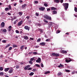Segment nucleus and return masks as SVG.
I'll return each mask as SVG.
<instances>
[{
	"instance_id": "4be33fe9",
	"label": "nucleus",
	"mask_w": 77,
	"mask_h": 77,
	"mask_svg": "<svg viewBox=\"0 0 77 77\" xmlns=\"http://www.w3.org/2000/svg\"><path fill=\"white\" fill-rule=\"evenodd\" d=\"M5 11H8L9 10V9L8 8H5Z\"/></svg>"
},
{
	"instance_id": "680f3d73",
	"label": "nucleus",
	"mask_w": 77,
	"mask_h": 77,
	"mask_svg": "<svg viewBox=\"0 0 77 77\" xmlns=\"http://www.w3.org/2000/svg\"><path fill=\"white\" fill-rule=\"evenodd\" d=\"M26 66L28 68H29V67H30V65H28L27 66Z\"/></svg>"
},
{
	"instance_id": "0e129e2a",
	"label": "nucleus",
	"mask_w": 77,
	"mask_h": 77,
	"mask_svg": "<svg viewBox=\"0 0 77 77\" xmlns=\"http://www.w3.org/2000/svg\"><path fill=\"white\" fill-rule=\"evenodd\" d=\"M12 28V26H10L8 27V29H11Z\"/></svg>"
},
{
	"instance_id": "cd10ccee",
	"label": "nucleus",
	"mask_w": 77,
	"mask_h": 77,
	"mask_svg": "<svg viewBox=\"0 0 77 77\" xmlns=\"http://www.w3.org/2000/svg\"><path fill=\"white\" fill-rule=\"evenodd\" d=\"M39 30H40V33H42V32H43V29H39Z\"/></svg>"
},
{
	"instance_id": "c03bdc74",
	"label": "nucleus",
	"mask_w": 77,
	"mask_h": 77,
	"mask_svg": "<svg viewBox=\"0 0 77 77\" xmlns=\"http://www.w3.org/2000/svg\"><path fill=\"white\" fill-rule=\"evenodd\" d=\"M29 63H30V64H33V63L32 62V61H29Z\"/></svg>"
},
{
	"instance_id": "58836bf2",
	"label": "nucleus",
	"mask_w": 77,
	"mask_h": 77,
	"mask_svg": "<svg viewBox=\"0 0 77 77\" xmlns=\"http://www.w3.org/2000/svg\"><path fill=\"white\" fill-rule=\"evenodd\" d=\"M75 11L77 12V8L76 7H75V9H74Z\"/></svg>"
},
{
	"instance_id": "79ce46f5",
	"label": "nucleus",
	"mask_w": 77,
	"mask_h": 77,
	"mask_svg": "<svg viewBox=\"0 0 77 77\" xmlns=\"http://www.w3.org/2000/svg\"><path fill=\"white\" fill-rule=\"evenodd\" d=\"M23 48H24V46H22L20 48V49H21V50H22V49H23Z\"/></svg>"
},
{
	"instance_id": "412c9836",
	"label": "nucleus",
	"mask_w": 77,
	"mask_h": 77,
	"mask_svg": "<svg viewBox=\"0 0 77 77\" xmlns=\"http://www.w3.org/2000/svg\"><path fill=\"white\" fill-rule=\"evenodd\" d=\"M48 26L49 27H52V22H51L50 23L48 24Z\"/></svg>"
},
{
	"instance_id": "0eeeda50",
	"label": "nucleus",
	"mask_w": 77,
	"mask_h": 77,
	"mask_svg": "<svg viewBox=\"0 0 77 77\" xmlns=\"http://www.w3.org/2000/svg\"><path fill=\"white\" fill-rule=\"evenodd\" d=\"M13 71H14V69L12 68L9 70V71H8V72L10 74H11V73H12Z\"/></svg>"
},
{
	"instance_id": "774afa93",
	"label": "nucleus",
	"mask_w": 77,
	"mask_h": 77,
	"mask_svg": "<svg viewBox=\"0 0 77 77\" xmlns=\"http://www.w3.org/2000/svg\"><path fill=\"white\" fill-rule=\"evenodd\" d=\"M39 46H35V48H38V47H39Z\"/></svg>"
},
{
	"instance_id": "7ed1b4c3",
	"label": "nucleus",
	"mask_w": 77,
	"mask_h": 77,
	"mask_svg": "<svg viewBox=\"0 0 77 77\" xmlns=\"http://www.w3.org/2000/svg\"><path fill=\"white\" fill-rule=\"evenodd\" d=\"M66 59H67L65 60L66 62L68 63V62H71V61H72L71 59L70 58H67Z\"/></svg>"
},
{
	"instance_id": "2eb2a0df",
	"label": "nucleus",
	"mask_w": 77,
	"mask_h": 77,
	"mask_svg": "<svg viewBox=\"0 0 77 77\" xmlns=\"http://www.w3.org/2000/svg\"><path fill=\"white\" fill-rule=\"evenodd\" d=\"M51 10L53 11H54V10H56L57 9L56 8H55L54 7H51Z\"/></svg>"
},
{
	"instance_id": "4c0bfd02",
	"label": "nucleus",
	"mask_w": 77,
	"mask_h": 77,
	"mask_svg": "<svg viewBox=\"0 0 77 77\" xmlns=\"http://www.w3.org/2000/svg\"><path fill=\"white\" fill-rule=\"evenodd\" d=\"M2 42H3V43H6V41L5 40H2Z\"/></svg>"
},
{
	"instance_id": "c756f323",
	"label": "nucleus",
	"mask_w": 77,
	"mask_h": 77,
	"mask_svg": "<svg viewBox=\"0 0 77 77\" xmlns=\"http://www.w3.org/2000/svg\"><path fill=\"white\" fill-rule=\"evenodd\" d=\"M3 68L2 67H0V71H3Z\"/></svg>"
},
{
	"instance_id": "dca6fc26",
	"label": "nucleus",
	"mask_w": 77,
	"mask_h": 77,
	"mask_svg": "<svg viewBox=\"0 0 77 77\" xmlns=\"http://www.w3.org/2000/svg\"><path fill=\"white\" fill-rule=\"evenodd\" d=\"M61 66L62 68H64V66H63V65H62V64L60 63V65L58 66L59 68H60Z\"/></svg>"
},
{
	"instance_id": "b1692460",
	"label": "nucleus",
	"mask_w": 77,
	"mask_h": 77,
	"mask_svg": "<svg viewBox=\"0 0 77 77\" xmlns=\"http://www.w3.org/2000/svg\"><path fill=\"white\" fill-rule=\"evenodd\" d=\"M24 39L26 40H27L28 39V37L27 36H25L24 37Z\"/></svg>"
},
{
	"instance_id": "f03ea898",
	"label": "nucleus",
	"mask_w": 77,
	"mask_h": 77,
	"mask_svg": "<svg viewBox=\"0 0 77 77\" xmlns=\"http://www.w3.org/2000/svg\"><path fill=\"white\" fill-rule=\"evenodd\" d=\"M44 18L47 19V20H51V17L50 16H49L47 15L44 16Z\"/></svg>"
},
{
	"instance_id": "7c9ffc66",
	"label": "nucleus",
	"mask_w": 77,
	"mask_h": 77,
	"mask_svg": "<svg viewBox=\"0 0 77 77\" xmlns=\"http://www.w3.org/2000/svg\"><path fill=\"white\" fill-rule=\"evenodd\" d=\"M18 47V46L17 45H13V48H15L16 47Z\"/></svg>"
},
{
	"instance_id": "37998d69",
	"label": "nucleus",
	"mask_w": 77,
	"mask_h": 77,
	"mask_svg": "<svg viewBox=\"0 0 77 77\" xmlns=\"http://www.w3.org/2000/svg\"><path fill=\"white\" fill-rule=\"evenodd\" d=\"M44 21L45 23H48V21L46 20L45 19Z\"/></svg>"
},
{
	"instance_id": "6e6d98bb",
	"label": "nucleus",
	"mask_w": 77,
	"mask_h": 77,
	"mask_svg": "<svg viewBox=\"0 0 77 77\" xmlns=\"http://www.w3.org/2000/svg\"><path fill=\"white\" fill-rule=\"evenodd\" d=\"M34 60V58H31L30 60L31 61H33V60Z\"/></svg>"
},
{
	"instance_id": "5fc2aeb1",
	"label": "nucleus",
	"mask_w": 77,
	"mask_h": 77,
	"mask_svg": "<svg viewBox=\"0 0 77 77\" xmlns=\"http://www.w3.org/2000/svg\"><path fill=\"white\" fill-rule=\"evenodd\" d=\"M56 33L57 34V33H60V31H57Z\"/></svg>"
},
{
	"instance_id": "9d476101",
	"label": "nucleus",
	"mask_w": 77,
	"mask_h": 77,
	"mask_svg": "<svg viewBox=\"0 0 77 77\" xmlns=\"http://www.w3.org/2000/svg\"><path fill=\"white\" fill-rule=\"evenodd\" d=\"M45 44L46 43L45 42H42L40 43V45L42 46H44L45 45Z\"/></svg>"
},
{
	"instance_id": "13d9d810",
	"label": "nucleus",
	"mask_w": 77,
	"mask_h": 77,
	"mask_svg": "<svg viewBox=\"0 0 77 77\" xmlns=\"http://www.w3.org/2000/svg\"><path fill=\"white\" fill-rule=\"evenodd\" d=\"M32 69V68L30 67L28 69V70H31Z\"/></svg>"
},
{
	"instance_id": "473e14b6",
	"label": "nucleus",
	"mask_w": 77,
	"mask_h": 77,
	"mask_svg": "<svg viewBox=\"0 0 77 77\" xmlns=\"http://www.w3.org/2000/svg\"><path fill=\"white\" fill-rule=\"evenodd\" d=\"M44 6H45V7H47V6H48V5H47V4L46 3H45L44 4Z\"/></svg>"
},
{
	"instance_id": "f8f14e48",
	"label": "nucleus",
	"mask_w": 77,
	"mask_h": 77,
	"mask_svg": "<svg viewBox=\"0 0 77 77\" xmlns=\"http://www.w3.org/2000/svg\"><path fill=\"white\" fill-rule=\"evenodd\" d=\"M10 68H5V72H7V71H8L9 70V69Z\"/></svg>"
},
{
	"instance_id": "4d7b16f0",
	"label": "nucleus",
	"mask_w": 77,
	"mask_h": 77,
	"mask_svg": "<svg viewBox=\"0 0 77 77\" xmlns=\"http://www.w3.org/2000/svg\"><path fill=\"white\" fill-rule=\"evenodd\" d=\"M3 32H6V29H4L3 30Z\"/></svg>"
},
{
	"instance_id": "f257e3e1",
	"label": "nucleus",
	"mask_w": 77,
	"mask_h": 77,
	"mask_svg": "<svg viewBox=\"0 0 77 77\" xmlns=\"http://www.w3.org/2000/svg\"><path fill=\"white\" fill-rule=\"evenodd\" d=\"M63 6L65 10H66V11L67 9H68V6H69V4L68 3H63Z\"/></svg>"
},
{
	"instance_id": "338daca9",
	"label": "nucleus",
	"mask_w": 77,
	"mask_h": 77,
	"mask_svg": "<svg viewBox=\"0 0 77 77\" xmlns=\"http://www.w3.org/2000/svg\"><path fill=\"white\" fill-rule=\"evenodd\" d=\"M35 71H36L35 69H34L32 70V71H33V72H35Z\"/></svg>"
},
{
	"instance_id": "72a5a7b5",
	"label": "nucleus",
	"mask_w": 77,
	"mask_h": 77,
	"mask_svg": "<svg viewBox=\"0 0 77 77\" xmlns=\"http://www.w3.org/2000/svg\"><path fill=\"white\" fill-rule=\"evenodd\" d=\"M3 74H4V73L3 72H0V75H3Z\"/></svg>"
},
{
	"instance_id": "de8ad7c7",
	"label": "nucleus",
	"mask_w": 77,
	"mask_h": 77,
	"mask_svg": "<svg viewBox=\"0 0 77 77\" xmlns=\"http://www.w3.org/2000/svg\"><path fill=\"white\" fill-rule=\"evenodd\" d=\"M9 10H11V6L9 5Z\"/></svg>"
},
{
	"instance_id": "4468645a",
	"label": "nucleus",
	"mask_w": 77,
	"mask_h": 77,
	"mask_svg": "<svg viewBox=\"0 0 77 77\" xmlns=\"http://www.w3.org/2000/svg\"><path fill=\"white\" fill-rule=\"evenodd\" d=\"M52 12V14L53 15H54V14H57V11L54 10Z\"/></svg>"
},
{
	"instance_id": "9b49d317",
	"label": "nucleus",
	"mask_w": 77,
	"mask_h": 77,
	"mask_svg": "<svg viewBox=\"0 0 77 77\" xmlns=\"http://www.w3.org/2000/svg\"><path fill=\"white\" fill-rule=\"evenodd\" d=\"M5 23L4 22H2L1 24V27H5Z\"/></svg>"
},
{
	"instance_id": "8fccbe9b",
	"label": "nucleus",
	"mask_w": 77,
	"mask_h": 77,
	"mask_svg": "<svg viewBox=\"0 0 77 77\" xmlns=\"http://www.w3.org/2000/svg\"><path fill=\"white\" fill-rule=\"evenodd\" d=\"M26 18L27 19H29L30 17H29V16H28L26 17Z\"/></svg>"
},
{
	"instance_id": "423d86ee",
	"label": "nucleus",
	"mask_w": 77,
	"mask_h": 77,
	"mask_svg": "<svg viewBox=\"0 0 77 77\" xmlns=\"http://www.w3.org/2000/svg\"><path fill=\"white\" fill-rule=\"evenodd\" d=\"M23 21L21 20L17 24V26H20L21 24H23Z\"/></svg>"
},
{
	"instance_id": "603ef678",
	"label": "nucleus",
	"mask_w": 77,
	"mask_h": 77,
	"mask_svg": "<svg viewBox=\"0 0 77 77\" xmlns=\"http://www.w3.org/2000/svg\"><path fill=\"white\" fill-rule=\"evenodd\" d=\"M35 15L36 16H39V13H35Z\"/></svg>"
},
{
	"instance_id": "e2e57ef3",
	"label": "nucleus",
	"mask_w": 77,
	"mask_h": 77,
	"mask_svg": "<svg viewBox=\"0 0 77 77\" xmlns=\"http://www.w3.org/2000/svg\"><path fill=\"white\" fill-rule=\"evenodd\" d=\"M7 14H8V15H11V13H7Z\"/></svg>"
},
{
	"instance_id": "49530a36",
	"label": "nucleus",
	"mask_w": 77,
	"mask_h": 77,
	"mask_svg": "<svg viewBox=\"0 0 77 77\" xmlns=\"http://www.w3.org/2000/svg\"><path fill=\"white\" fill-rule=\"evenodd\" d=\"M16 68V69H18V68H19V66L17 65Z\"/></svg>"
},
{
	"instance_id": "20e7f679",
	"label": "nucleus",
	"mask_w": 77,
	"mask_h": 77,
	"mask_svg": "<svg viewBox=\"0 0 77 77\" xmlns=\"http://www.w3.org/2000/svg\"><path fill=\"white\" fill-rule=\"evenodd\" d=\"M51 54L53 56H56V57H59V54L52 53Z\"/></svg>"
},
{
	"instance_id": "69168bd1",
	"label": "nucleus",
	"mask_w": 77,
	"mask_h": 77,
	"mask_svg": "<svg viewBox=\"0 0 77 77\" xmlns=\"http://www.w3.org/2000/svg\"><path fill=\"white\" fill-rule=\"evenodd\" d=\"M50 11V8H48L47 9V11Z\"/></svg>"
},
{
	"instance_id": "ddd939ff",
	"label": "nucleus",
	"mask_w": 77,
	"mask_h": 77,
	"mask_svg": "<svg viewBox=\"0 0 77 77\" xmlns=\"http://www.w3.org/2000/svg\"><path fill=\"white\" fill-rule=\"evenodd\" d=\"M61 53L62 54L65 53V54H66V53H67V51H66L62 50L61 51Z\"/></svg>"
},
{
	"instance_id": "a18cd8bd",
	"label": "nucleus",
	"mask_w": 77,
	"mask_h": 77,
	"mask_svg": "<svg viewBox=\"0 0 77 77\" xmlns=\"http://www.w3.org/2000/svg\"><path fill=\"white\" fill-rule=\"evenodd\" d=\"M17 20H16L13 23L14 24H16V23H17Z\"/></svg>"
},
{
	"instance_id": "2f4dec72",
	"label": "nucleus",
	"mask_w": 77,
	"mask_h": 77,
	"mask_svg": "<svg viewBox=\"0 0 77 77\" xmlns=\"http://www.w3.org/2000/svg\"><path fill=\"white\" fill-rule=\"evenodd\" d=\"M65 71L66 72H70V70H68L66 69Z\"/></svg>"
},
{
	"instance_id": "3c124183",
	"label": "nucleus",
	"mask_w": 77,
	"mask_h": 77,
	"mask_svg": "<svg viewBox=\"0 0 77 77\" xmlns=\"http://www.w3.org/2000/svg\"><path fill=\"white\" fill-rule=\"evenodd\" d=\"M16 33H19V31L18 30H16Z\"/></svg>"
},
{
	"instance_id": "ea45409f",
	"label": "nucleus",
	"mask_w": 77,
	"mask_h": 77,
	"mask_svg": "<svg viewBox=\"0 0 77 77\" xmlns=\"http://www.w3.org/2000/svg\"><path fill=\"white\" fill-rule=\"evenodd\" d=\"M0 32L2 33H3V29H1L0 30Z\"/></svg>"
},
{
	"instance_id": "a19ab883",
	"label": "nucleus",
	"mask_w": 77,
	"mask_h": 77,
	"mask_svg": "<svg viewBox=\"0 0 77 77\" xmlns=\"http://www.w3.org/2000/svg\"><path fill=\"white\" fill-rule=\"evenodd\" d=\"M50 39H47L46 40V42H49V41H50Z\"/></svg>"
},
{
	"instance_id": "f3484780",
	"label": "nucleus",
	"mask_w": 77,
	"mask_h": 77,
	"mask_svg": "<svg viewBox=\"0 0 77 77\" xmlns=\"http://www.w3.org/2000/svg\"><path fill=\"white\" fill-rule=\"evenodd\" d=\"M11 45V44H9L8 45H6L5 46V48L4 49H6V48H7L8 47H9Z\"/></svg>"
},
{
	"instance_id": "bb28decb",
	"label": "nucleus",
	"mask_w": 77,
	"mask_h": 77,
	"mask_svg": "<svg viewBox=\"0 0 77 77\" xmlns=\"http://www.w3.org/2000/svg\"><path fill=\"white\" fill-rule=\"evenodd\" d=\"M41 39L40 38H39L37 41V42H40L41 41Z\"/></svg>"
},
{
	"instance_id": "aec40b11",
	"label": "nucleus",
	"mask_w": 77,
	"mask_h": 77,
	"mask_svg": "<svg viewBox=\"0 0 77 77\" xmlns=\"http://www.w3.org/2000/svg\"><path fill=\"white\" fill-rule=\"evenodd\" d=\"M23 12H19L18 13L19 15L20 16V17H21V16H22L23 15Z\"/></svg>"
},
{
	"instance_id": "c85d7f7f",
	"label": "nucleus",
	"mask_w": 77,
	"mask_h": 77,
	"mask_svg": "<svg viewBox=\"0 0 77 77\" xmlns=\"http://www.w3.org/2000/svg\"><path fill=\"white\" fill-rule=\"evenodd\" d=\"M36 66H37V67H38V68H39V67H40V65L39 64H36L35 65Z\"/></svg>"
},
{
	"instance_id": "052dcab7",
	"label": "nucleus",
	"mask_w": 77,
	"mask_h": 77,
	"mask_svg": "<svg viewBox=\"0 0 77 77\" xmlns=\"http://www.w3.org/2000/svg\"><path fill=\"white\" fill-rule=\"evenodd\" d=\"M35 4H37V3H38V2L37 1H35Z\"/></svg>"
},
{
	"instance_id": "c9c22d12",
	"label": "nucleus",
	"mask_w": 77,
	"mask_h": 77,
	"mask_svg": "<svg viewBox=\"0 0 77 77\" xmlns=\"http://www.w3.org/2000/svg\"><path fill=\"white\" fill-rule=\"evenodd\" d=\"M12 49V47H10L8 49V51H11V50Z\"/></svg>"
},
{
	"instance_id": "f704fd0d",
	"label": "nucleus",
	"mask_w": 77,
	"mask_h": 77,
	"mask_svg": "<svg viewBox=\"0 0 77 77\" xmlns=\"http://www.w3.org/2000/svg\"><path fill=\"white\" fill-rule=\"evenodd\" d=\"M40 65H41V66L42 68H43V67H44V65L42 64V63H41L40 64Z\"/></svg>"
},
{
	"instance_id": "39448f33",
	"label": "nucleus",
	"mask_w": 77,
	"mask_h": 77,
	"mask_svg": "<svg viewBox=\"0 0 77 77\" xmlns=\"http://www.w3.org/2000/svg\"><path fill=\"white\" fill-rule=\"evenodd\" d=\"M39 9L40 11H44L45 9V8L44 7H42L41 8H39Z\"/></svg>"
},
{
	"instance_id": "a211bd4d",
	"label": "nucleus",
	"mask_w": 77,
	"mask_h": 77,
	"mask_svg": "<svg viewBox=\"0 0 77 77\" xmlns=\"http://www.w3.org/2000/svg\"><path fill=\"white\" fill-rule=\"evenodd\" d=\"M27 5L26 4H25L22 6V8H25V7Z\"/></svg>"
},
{
	"instance_id": "393cba45",
	"label": "nucleus",
	"mask_w": 77,
	"mask_h": 77,
	"mask_svg": "<svg viewBox=\"0 0 77 77\" xmlns=\"http://www.w3.org/2000/svg\"><path fill=\"white\" fill-rule=\"evenodd\" d=\"M61 74H62V72H59L57 73V75L58 76H59V75H60Z\"/></svg>"
},
{
	"instance_id": "e433bc0d",
	"label": "nucleus",
	"mask_w": 77,
	"mask_h": 77,
	"mask_svg": "<svg viewBox=\"0 0 77 77\" xmlns=\"http://www.w3.org/2000/svg\"><path fill=\"white\" fill-rule=\"evenodd\" d=\"M28 69V68L26 66H25V67L24 68V70H27V69Z\"/></svg>"
},
{
	"instance_id": "1a4fd4ad",
	"label": "nucleus",
	"mask_w": 77,
	"mask_h": 77,
	"mask_svg": "<svg viewBox=\"0 0 77 77\" xmlns=\"http://www.w3.org/2000/svg\"><path fill=\"white\" fill-rule=\"evenodd\" d=\"M24 28L25 29H26V30H29V26H25L24 27Z\"/></svg>"
},
{
	"instance_id": "bf43d9fd",
	"label": "nucleus",
	"mask_w": 77,
	"mask_h": 77,
	"mask_svg": "<svg viewBox=\"0 0 77 77\" xmlns=\"http://www.w3.org/2000/svg\"><path fill=\"white\" fill-rule=\"evenodd\" d=\"M60 2L61 3H62L63 2V0H61Z\"/></svg>"
},
{
	"instance_id": "a878e982",
	"label": "nucleus",
	"mask_w": 77,
	"mask_h": 77,
	"mask_svg": "<svg viewBox=\"0 0 77 77\" xmlns=\"http://www.w3.org/2000/svg\"><path fill=\"white\" fill-rule=\"evenodd\" d=\"M33 74H34V73L33 72H31L29 74V75L32 76V75H33Z\"/></svg>"
},
{
	"instance_id": "6ab92c4d",
	"label": "nucleus",
	"mask_w": 77,
	"mask_h": 77,
	"mask_svg": "<svg viewBox=\"0 0 77 77\" xmlns=\"http://www.w3.org/2000/svg\"><path fill=\"white\" fill-rule=\"evenodd\" d=\"M54 2L57 3H59L60 2V1L58 0H54Z\"/></svg>"
},
{
	"instance_id": "864d4df0",
	"label": "nucleus",
	"mask_w": 77,
	"mask_h": 77,
	"mask_svg": "<svg viewBox=\"0 0 77 77\" xmlns=\"http://www.w3.org/2000/svg\"><path fill=\"white\" fill-rule=\"evenodd\" d=\"M19 3H23V2L22 0H20L19 1Z\"/></svg>"
},
{
	"instance_id": "5701e85b",
	"label": "nucleus",
	"mask_w": 77,
	"mask_h": 77,
	"mask_svg": "<svg viewBox=\"0 0 77 77\" xmlns=\"http://www.w3.org/2000/svg\"><path fill=\"white\" fill-rule=\"evenodd\" d=\"M50 71H48L45 73V74H50Z\"/></svg>"
},
{
	"instance_id": "09e8293b",
	"label": "nucleus",
	"mask_w": 77,
	"mask_h": 77,
	"mask_svg": "<svg viewBox=\"0 0 77 77\" xmlns=\"http://www.w3.org/2000/svg\"><path fill=\"white\" fill-rule=\"evenodd\" d=\"M33 54L34 55H36V54H37V53H36V52H33Z\"/></svg>"
},
{
	"instance_id": "6e6552de",
	"label": "nucleus",
	"mask_w": 77,
	"mask_h": 77,
	"mask_svg": "<svg viewBox=\"0 0 77 77\" xmlns=\"http://www.w3.org/2000/svg\"><path fill=\"white\" fill-rule=\"evenodd\" d=\"M41 62V60L40 58H38V60H36V62H37L38 63H39V62Z\"/></svg>"
}]
</instances>
